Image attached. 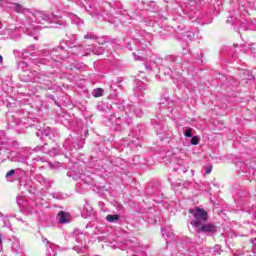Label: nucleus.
I'll return each instance as SVG.
<instances>
[{"label":"nucleus","mask_w":256,"mask_h":256,"mask_svg":"<svg viewBox=\"0 0 256 256\" xmlns=\"http://www.w3.org/2000/svg\"><path fill=\"white\" fill-rule=\"evenodd\" d=\"M31 16V21H35L38 25H45V23H61V20H59L57 16H49L43 11H35L33 14H31Z\"/></svg>","instance_id":"f257e3e1"},{"label":"nucleus","mask_w":256,"mask_h":256,"mask_svg":"<svg viewBox=\"0 0 256 256\" xmlns=\"http://www.w3.org/2000/svg\"><path fill=\"white\" fill-rule=\"evenodd\" d=\"M189 213L194 217V220L191 222L193 227H201L203 223H207L208 214L204 209L196 207L194 209H190Z\"/></svg>","instance_id":"f03ea898"},{"label":"nucleus","mask_w":256,"mask_h":256,"mask_svg":"<svg viewBox=\"0 0 256 256\" xmlns=\"http://www.w3.org/2000/svg\"><path fill=\"white\" fill-rule=\"evenodd\" d=\"M198 233H215L217 231V227L213 224H205L203 223L201 226H197Z\"/></svg>","instance_id":"7ed1b4c3"},{"label":"nucleus","mask_w":256,"mask_h":256,"mask_svg":"<svg viewBox=\"0 0 256 256\" xmlns=\"http://www.w3.org/2000/svg\"><path fill=\"white\" fill-rule=\"evenodd\" d=\"M58 221H59V223H69V215H67V213L61 211L58 214Z\"/></svg>","instance_id":"20e7f679"},{"label":"nucleus","mask_w":256,"mask_h":256,"mask_svg":"<svg viewBox=\"0 0 256 256\" xmlns=\"http://www.w3.org/2000/svg\"><path fill=\"white\" fill-rule=\"evenodd\" d=\"M162 235L167 239H171L173 237V232H171L170 228H165V229H162Z\"/></svg>","instance_id":"39448f33"},{"label":"nucleus","mask_w":256,"mask_h":256,"mask_svg":"<svg viewBox=\"0 0 256 256\" xmlns=\"http://www.w3.org/2000/svg\"><path fill=\"white\" fill-rule=\"evenodd\" d=\"M106 221H108L109 223H116V221H119V215H108L106 216Z\"/></svg>","instance_id":"423d86ee"},{"label":"nucleus","mask_w":256,"mask_h":256,"mask_svg":"<svg viewBox=\"0 0 256 256\" xmlns=\"http://www.w3.org/2000/svg\"><path fill=\"white\" fill-rule=\"evenodd\" d=\"M133 57H134L135 61H143L145 59V55H143V53H141V51L134 53Z\"/></svg>","instance_id":"0eeeda50"},{"label":"nucleus","mask_w":256,"mask_h":256,"mask_svg":"<svg viewBox=\"0 0 256 256\" xmlns=\"http://www.w3.org/2000/svg\"><path fill=\"white\" fill-rule=\"evenodd\" d=\"M172 103L173 100H170L169 97H165L160 100L161 105H171Z\"/></svg>","instance_id":"6e6552de"},{"label":"nucleus","mask_w":256,"mask_h":256,"mask_svg":"<svg viewBox=\"0 0 256 256\" xmlns=\"http://www.w3.org/2000/svg\"><path fill=\"white\" fill-rule=\"evenodd\" d=\"M13 9L16 10L17 13H23V6L19 4H13Z\"/></svg>","instance_id":"1a4fd4ad"},{"label":"nucleus","mask_w":256,"mask_h":256,"mask_svg":"<svg viewBox=\"0 0 256 256\" xmlns=\"http://www.w3.org/2000/svg\"><path fill=\"white\" fill-rule=\"evenodd\" d=\"M184 136H185V137H193V129H192V128H187V129L184 131Z\"/></svg>","instance_id":"9d476101"},{"label":"nucleus","mask_w":256,"mask_h":256,"mask_svg":"<svg viewBox=\"0 0 256 256\" xmlns=\"http://www.w3.org/2000/svg\"><path fill=\"white\" fill-rule=\"evenodd\" d=\"M103 95V89L97 88L94 90V97H101Z\"/></svg>","instance_id":"9b49d317"},{"label":"nucleus","mask_w":256,"mask_h":256,"mask_svg":"<svg viewBox=\"0 0 256 256\" xmlns=\"http://www.w3.org/2000/svg\"><path fill=\"white\" fill-rule=\"evenodd\" d=\"M191 145H199V137L193 136L191 139Z\"/></svg>","instance_id":"f8f14e48"},{"label":"nucleus","mask_w":256,"mask_h":256,"mask_svg":"<svg viewBox=\"0 0 256 256\" xmlns=\"http://www.w3.org/2000/svg\"><path fill=\"white\" fill-rule=\"evenodd\" d=\"M87 248H81V247H79V246H75L74 247V251H77V253H85V250H86Z\"/></svg>","instance_id":"ddd939ff"},{"label":"nucleus","mask_w":256,"mask_h":256,"mask_svg":"<svg viewBox=\"0 0 256 256\" xmlns=\"http://www.w3.org/2000/svg\"><path fill=\"white\" fill-rule=\"evenodd\" d=\"M85 39H97V37L93 34H87L84 36Z\"/></svg>","instance_id":"4468645a"},{"label":"nucleus","mask_w":256,"mask_h":256,"mask_svg":"<svg viewBox=\"0 0 256 256\" xmlns=\"http://www.w3.org/2000/svg\"><path fill=\"white\" fill-rule=\"evenodd\" d=\"M71 19H72V22L79 23V17H77L76 15H72Z\"/></svg>","instance_id":"2eb2a0df"},{"label":"nucleus","mask_w":256,"mask_h":256,"mask_svg":"<svg viewBox=\"0 0 256 256\" xmlns=\"http://www.w3.org/2000/svg\"><path fill=\"white\" fill-rule=\"evenodd\" d=\"M12 175H15V170H10L7 172L6 177H11Z\"/></svg>","instance_id":"dca6fc26"},{"label":"nucleus","mask_w":256,"mask_h":256,"mask_svg":"<svg viewBox=\"0 0 256 256\" xmlns=\"http://www.w3.org/2000/svg\"><path fill=\"white\" fill-rule=\"evenodd\" d=\"M213 171V167H208L206 170V174L209 175V173H211Z\"/></svg>","instance_id":"f3484780"},{"label":"nucleus","mask_w":256,"mask_h":256,"mask_svg":"<svg viewBox=\"0 0 256 256\" xmlns=\"http://www.w3.org/2000/svg\"><path fill=\"white\" fill-rule=\"evenodd\" d=\"M17 204L21 205V197H19V196L17 197Z\"/></svg>","instance_id":"a211bd4d"},{"label":"nucleus","mask_w":256,"mask_h":256,"mask_svg":"<svg viewBox=\"0 0 256 256\" xmlns=\"http://www.w3.org/2000/svg\"><path fill=\"white\" fill-rule=\"evenodd\" d=\"M217 249H218V253H221L220 251L221 247L217 246Z\"/></svg>","instance_id":"6ab92c4d"},{"label":"nucleus","mask_w":256,"mask_h":256,"mask_svg":"<svg viewBox=\"0 0 256 256\" xmlns=\"http://www.w3.org/2000/svg\"><path fill=\"white\" fill-rule=\"evenodd\" d=\"M1 61H3V56L0 55V63H1Z\"/></svg>","instance_id":"aec40b11"},{"label":"nucleus","mask_w":256,"mask_h":256,"mask_svg":"<svg viewBox=\"0 0 256 256\" xmlns=\"http://www.w3.org/2000/svg\"><path fill=\"white\" fill-rule=\"evenodd\" d=\"M1 243H2V242H1V238H0V245H1Z\"/></svg>","instance_id":"412c9836"},{"label":"nucleus","mask_w":256,"mask_h":256,"mask_svg":"<svg viewBox=\"0 0 256 256\" xmlns=\"http://www.w3.org/2000/svg\"><path fill=\"white\" fill-rule=\"evenodd\" d=\"M43 241H47V239H43Z\"/></svg>","instance_id":"4be33fe9"}]
</instances>
